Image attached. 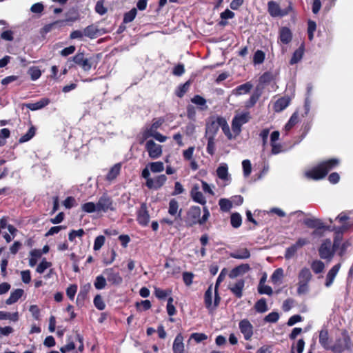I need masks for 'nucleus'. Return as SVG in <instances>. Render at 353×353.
<instances>
[{"label":"nucleus","mask_w":353,"mask_h":353,"mask_svg":"<svg viewBox=\"0 0 353 353\" xmlns=\"http://www.w3.org/2000/svg\"><path fill=\"white\" fill-rule=\"evenodd\" d=\"M219 130V128L216 120L208 122L205 128V137L207 138L211 137L214 138L216 134Z\"/></svg>","instance_id":"obj_24"},{"label":"nucleus","mask_w":353,"mask_h":353,"mask_svg":"<svg viewBox=\"0 0 353 353\" xmlns=\"http://www.w3.org/2000/svg\"><path fill=\"white\" fill-rule=\"evenodd\" d=\"M254 308L256 312L263 313L268 310L267 303L265 299H261L254 305Z\"/></svg>","instance_id":"obj_46"},{"label":"nucleus","mask_w":353,"mask_h":353,"mask_svg":"<svg viewBox=\"0 0 353 353\" xmlns=\"http://www.w3.org/2000/svg\"><path fill=\"white\" fill-rule=\"evenodd\" d=\"M292 10L291 3L286 8L281 9L276 1H270L268 3V11L272 17H283L288 15Z\"/></svg>","instance_id":"obj_5"},{"label":"nucleus","mask_w":353,"mask_h":353,"mask_svg":"<svg viewBox=\"0 0 353 353\" xmlns=\"http://www.w3.org/2000/svg\"><path fill=\"white\" fill-rule=\"evenodd\" d=\"M145 148L148 153L149 157L152 159H157L162 155V146L156 143L152 139L146 141Z\"/></svg>","instance_id":"obj_7"},{"label":"nucleus","mask_w":353,"mask_h":353,"mask_svg":"<svg viewBox=\"0 0 353 353\" xmlns=\"http://www.w3.org/2000/svg\"><path fill=\"white\" fill-rule=\"evenodd\" d=\"M203 214L201 218V210L199 206H192L187 212L185 222L188 225L193 226L196 224L203 225L209 219L210 213L206 206L203 208Z\"/></svg>","instance_id":"obj_2"},{"label":"nucleus","mask_w":353,"mask_h":353,"mask_svg":"<svg viewBox=\"0 0 353 353\" xmlns=\"http://www.w3.org/2000/svg\"><path fill=\"white\" fill-rule=\"evenodd\" d=\"M23 290L22 289H17L11 292L10 297L6 301L7 305H12L16 303L23 295Z\"/></svg>","instance_id":"obj_29"},{"label":"nucleus","mask_w":353,"mask_h":353,"mask_svg":"<svg viewBox=\"0 0 353 353\" xmlns=\"http://www.w3.org/2000/svg\"><path fill=\"white\" fill-rule=\"evenodd\" d=\"M105 243V237L103 235L98 236L94 242L93 249L95 251L99 250Z\"/></svg>","instance_id":"obj_63"},{"label":"nucleus","mask_w":353,"mask_h":353,"mask_svg":"<svg viewBox=\"0 0 353 353\" xmlns=\"http://www.w3.org/2000/svg\"><path fill=\"white\" fill-rule=\"evenodd\" d=\"M192 103L199 105L201 110H206L208 106L206 105V100L200 95H195L191 99Z\"/></svg>","instance_id":"obj_40"},{"label":"nucleus","mask_w":353,"mask_h":353,"mask_svg":"<svg viewBox=\"0 0 353 353\" xmlns=\"http://www.w3.org/2000/svg\"><path fill=\"white\" fill-rule=\"evenodd\" d=\"M250 269V265L248 264H242L234 268H233L230 273L229 276L230 278L233 279L239 274H244L249 271Z\"/></svg>","instance_id":"obj_27"},{"label":"nucleus","mask_w":353,"mask_h":353,"mask_svg":"<svg viewBox=\"0 0 353 353\" xmlns=\"http://www.w3.org/2000/svg\"><path fill=\"white\" fill-rule=\"evenodd\" d=\"M30 259H29V265L30 267H34L36 265L38 259L41 256L42 252L40 250H32L30 252Z\"/></svg>","instance_id":"obj_39"},{"label":"nucleus","mask_w":353,"mask_h":353,"mask_svg":"<svg viewBox=\"0 0 353 353\" xmlns=\"http://www.w3.org/2000/svg\"><path fill=\"white\" fill-rule=\"evenodd\" d=\"M205 305L209 311H212V285L205 291L204 294Z\"/></svg>","instance_id":"obj_30"},{"label":"nucleus","mask_w":353,"mask_h":353,"mask_svg":"<svg viewBox=\"0 0 353 353\" xmlns=\"http://www.w3.org/2000/svg\"><path fill=\"white\" fill-rule=\"evenodd\" d=\"M106 277L104 275H99L96 277L94 285L97 290H102L106 286Z\"/></svg>","instance_id":"obj_43"},{"label":"nucleus","mask_w":353,"mask_h":353,"mask_svg":"<svg viewBox=\"0 0 353 353\" xmlns=\"http://www.w3.org/2000/svg\"><path fill=\"white\" fill-rule=\"evenodd\" d=\"M312 277V275L310 269L306 267L302 268L298 274L299 281H303L304 283H310Z\"/></svg>","instance_id":"obj_28"},{"label":"nucleus","mask_w":353,"mask_h":353,"mask_svg":"<svg viewBox=\"0 0 353 353\" xmlns=\"http://www.w3.org/2000/svg\"><path fill=\"white\" fill-rule=\"evenodd\" d=\"M345 229L344 227L341 228H333L332 229H330V230H334L336 232V236L334 239L333 245H332L333 249L336 250L339 246L341 245V235L343 230Z\"/></svg>","instance_id":"obj_32"},{"label":"nucleus","mask_w":353,"mask_h":353,"mask_svg":"<svg viewBox=\"0 0 353 353\" xmlns=\"http://www.w3.org/2000/svg\"><path fill=\"white\" fill-rule=\"evenodd\" d=\"M340 268H341V264L338 263V264H336L335 265H334L329 270V272H327V274L326 275V281H325V285L327 288H329L332 285Z\"/></svg>","instance_id":"obj_16"},{"label":"nucleus","mask_w":353,"mask_h":353,"mask_svg":"<svg viewBox=\"0 0 353 353\" xmlns=\"http://www.w3.org/2000/svg\"><path fill=\"white\" fill-rule=\"evenodd\" d=\"M242 166L243 170V174L245 176H248L252 171V166L250 161L248 159L243 160L242 162Z\"/></svg>","instance_id":"obj_64"},{"label":"nucleus","mask_w":353,"mask_h":353,"mask_svg":"<svg viewBox=\"0 0 353 353\" xmlns=\"http://www.w3.org/2000/svg\"><path fill=\"white\" fill-rule=\"evenodd\" d=\"M334 251L330 239H325L319 249V256L323 259L331 260L334 256Z\"/></svg>","instance_id":"obj_10"},{"label":"nucleus","mask_w":353,"mask_h":353,"mask_svg":"<svg viewBox=\"0 0 353 353\" xmlns=\"http://www.w3.org/2000/svg\"><path fill=\"white\" fill-rule=\"evenodd\" d=\"M35 132L36 129L34 127L32 126L25 134L20 137L19 142L24 143L28 141L34 136Z\"/></svg>","instance_id":"obj_51"},{"label":"nucleus","mask_w":353,"mask_h":353,"mask_svg":"<svg viewBox=\"0 0 353 353\" xmlns=\"http://www.w3.org/2000/svg\"><path fill=\"white\" fill-rule=\"evenodd\" d=\"M28 74L32 81L37 80L41 75V72L38 67L33 66L29 68Z\"/></svg>","instance_id":"obj_54"},{"label":"nucleus","mask_w":353,"mask_h":353,"mask_svg":"<svg viewBox=\"0 0 353 353\" xmlns=\"http://www.w3.org/2000/svg\"><path fill=\"white\" fill-rule=\"evenodd\" d=\"M94 305L99 310H103L105 307V304L100 295H97L94 298Z\"/></svg>","instance_id":"obj_62"},{"label":"nucleus","mask_w":353,"mask_h":353,"mask_svg":"<svg viewBox=\"0 0 353 353\" xmlns=\"http://www.w3.org/2000/svg\"><path fill=\"white\" fill-rule=\"evenodd\" d=\"M319 343L324 349L330 350L331 345L329 343L328 331L325 328L319 332Z\"/></svg>","instance_id":"obj_20"},{"label":"nucleus","mask_w":353,"mask_h":353,"mask_svg":"<svg viewBox=\"0 0 353 353\" xmlns=\"http://www.w3.org/2000/svg\"><path fill=\"white\" fill-rule=\"evenodd\" d=\"M50 99L48 98H42L36 103H27L25 105L30 110L35 111L42 109L50 103Z\"/></svg>","instance_id":"obj_21"},{"label":"nucleus","mask_w":353,"mask_h":353,"mask_svg":"<svg viewBox=\"0 0 353 353\" xmlns=\"http://www.w3.org/2000/svg\"><path fill=\"white\" fill-rule=\"evenodd\" d=\"M166 181L167 176L165 174H160L154 178H152V179H149V181L145 183V185L149 189L158 190L165 184Z\"/></svg>","instance_id":"obj_13"},{"label":"nucleus","mask_w":353,"mask_h":353,"mask_svg":"<svg viewBox=\"0 0 353 353\" xmlns=\"http://www.w3.org/2000/svg\"><path fill=\"white\" fill-rule=\"evenodd\" d=\"M311 268L315 274H319L323 271L325 265L321 261L314 260L311 264Z\"/></svg>","instance_id":"obj_45"},{"label":"nucleus","mask_w":353,"mask_h":353,"mask_svg":"<svg viewBox=\"0 0 353 353\" xmlns=\"http://www.w3.org/2000/svg\"><path fill=\"white\" fill-rule=\"evenodd\" d=\"M103 274L106 277L108 281L114 285H119L123 283V278L119 271L114 268H106L103 270Z\"/></svg>","instance_id":"obj_8"},{"label":"nucleus","mask_w":353,"mask_h":353,"mask_svg":"<svg viewBox=\"0 0 353 353\" xmlns=\"http://www.w3.org/2000/svg\"><path fill=\"white\" fill-rule=\"evenodd\" d=\"M261 92L259 90H255L250 97L249 100L245 102V106L247 108L253 107L260 98Z\"/></svg>","instance_id":"obj_37"},{"label":"nucleus","mask_w":353,"mask_h":353,"mask_svg":"<svg viewBox=\"0 0 353 353\" xmlns=\"http://www.w3.org/2000/svg\"><path fill=\"white\" fill-rule=\"evenodd\" d=\"M150 137H153V134L145 126L138 137L139 143L143 144Z\"/></svg>","instance_id":"obj_41"},{"label":"nucleus","mask_w":353,"mask_h":353,"mask_svg":"<svg viewBox=\"0 0 353 353\" xmlns=\"http://www.w3.org/2000/svg\"><path fill=\"white\" fill-rule=\"evenodd\" d=\"M244 281L241 279L239 280L230 289L232 292L237 297L241 298L243 295L242 290L244 287Z\"/></svg>","instance_id":"obj_31"},{"label":"nucleus","mask_w":353,"mask_h":353,"mask_svg":"<svg viewBox=\"0 0 353 353\" xmlns=\"http://www.w3.org/2000/svg\"><path fill=\"white\" fill-rule=\"evenodd\" d=\"M339 160L332 159L320 163L318 166L305 172V176L314 180H319L324 178L328 172L339 164Z\"/></svg>","instance_id":"obj_1"},{"label":"nucleus","mask_w":353,"mask_h":353,"mask_svg":"<svg viewBox=\"0 0 353 353\" xmlns=\"http://www.w3.org/2000/svg\"><path fill=\"white\" fill-rule=\"evenodd\" d=\"M292 39V34L287 27H283L279 31V39L283 44H288Z\"/></svg>","instance_id":"obj_23"},{"label":"nucleus","mask_w":353,"mask_h":353,"mask_svg":"<svg viewBox=\"0 0 353 353\" xmlns=\"http://www.w3.org/2000/svg\"><path fill=\"white\" fill-rule=\"evenodd\" d=\"M137 11L136 8L131 9L129 12L124 14L123 22L128 23L132 22L136 17Z\"/></svg>","instance_id":"obj_50"},{"label":"nucleus","mask_w":353,"mask_h":353,"mask_svg":"<svg viewBox=\"0 0 353 353\" xmlns=\"http://www.w3.org/2000/svg\"><path fill=\"white\" fill-rule=\"evenodd\" d=\"M179 203L175 199H172L169 202L168 213L175 219H181V210H179Z\"/></svg>","instance_id":"obj_18"},{"label":"nucleus","mask_w":353,"mask_h":353,"mask_svg":"<svg viewBox=\"0 0 353 353\" xmlns=\"http://www.w3.org/2000/svg\"><path fill=\"white\" fill-rule=\"evenodd\" d=\"M163 122L164 119L162 118L154 119L151 125L145 126L152 134H154L155 133L158 132L157 130L161 126Z\"/></svg>","instance_id":"obj_33"},{"label":"nucleus","mask_w":353,"mask_h":353,"mask_svg":"<svg viewBox=\"0 0 353 353\" xmlns=\"http://www.w3.org/2000/svg\"><path fill=\"white\" fill-rule=\"evenodd\" d=\"M351 339L345 330H343L336 337L335 341L331 345L330 350L333 353H342L350 348Z\"/></svg>","instance_id":"obj_3"},{"label":"nucleus","mask_w":353,"mask_h":353,"mask_svg":"<svg viewBox=\"0 0 353 353\" xmlns=\"http://www.w3.org/2000/svg\"><path fill=\"white\" fill-rule=\"evenodd\" d=\"M242 222L241 216L237 213H233L230 217V223L233 228H238L241 226Z\"/></svg>","instance_id":"obj_48"},{"label":"nucleus","mask_w":353,"mask_h":353,"mask_svg":"<svg viewBox=\"0 0 353 353\" xmlns=\"http://www.w3.org/2000/svg\"><path fill=\"white\" fill-rule=\"evenodd\" d=\"M279 314L277 312H272L264 318V321L266 323H274L279 319Z\"/></svg>","instance_id":"obj_56"},{"label":"nucleus","mask_w":353,"mask_h":353,"mask_svg":"<svg viewBox=\"0 0 353 353\" xmlns=\"http://www.w3.org/2000/svg\"><path fill=\"white\" fill-rule=\"evenodd\" d=\"M303 223L310 228H316L318 230L323 229L330 230V228L325 225L321 219L317 218H307L304 219Z\"/></svg>","instance_id":"obj_15"},{"label":"nucleus","mask_w":353,"mask_h":353,"mask_svg":"<svg viewBox=\"0 0 353 353\" xmlns=\"http://www.w3.org/2000/svg\"><path fill=\"white\" fill-rule=\"evenodd\" d=\"M121 168V163H117L114 166H112L106 176L107 180L112 181L120 173Z\"/></svg>","instance_id":"obj_34"},{"label":"nucleus","mask_w":353,"mask_h":353,"mask_svg":"<svg viewBox=\"0 0 353 353\" xmlns=\"http://www.w3.org/2000/svg\"><path fill=\"white\" fill-rule=\"evenodd\" d=\"M51 265L52 264L50 262H48L45 259H43L37 266V272L39 274H42L45 272L46 269L50 268Z\"/></svg>","instance_id":"obj_61"},{"label":"nucleus","mask_w":353,"mask_h":353,"mask_svg":"<svg viewBox=\"0 0 353 353\" xmlns=\"http://www.w3.org/2000/svg\"><path fill=\"white\" fill-rule=\"evenodd\" d=\"M290 103V98L288 96H285L279 98L276 100L274 104V110L276 112H280L285 110Z\"/></svg>","instance_id":"obj_17"},{"label":"nucleus","mask_w":353,"mask_h":353,"mask_svg":"<svg viewBox=\"0 0 353 353\" xmlns=\"http://www.w3.org/2000/svg\"><path fill=\"white\" fill-rule=\"evenodd\" d=\"M137 221L138 223L145 227L148 225L150 221V214L145 203H143L141 205L139 210L137 211Z\"/></svg>","instance_id":"obj_11"},{"label":"nucleus","mask_w":353,"mask_h":353,"mask_svg":"<svg viewBox=\"0 0 353 353\" xmlns=\"http://www.w3.org/2000/svg\"><path fill=\"white\" fill-rule=\"evenodd\" d=\"M152 172H161L164 170V165L161 161L152 162L148 164Z\"/></svg>","instance_id":"obj_44"},{"label":"nucleus","mask_w":353,"mask_h":353,"mask_svg":"<svg viewBox=\"0 0 353 353\" xmlns=\"http://www.w3.org/2000/svg\"><path fill=\"white\" fill-rule=\"evenodd\" d=\"M265 53L260 50L255 52L253 57V62L254 64H261L264 61Z\"/></svg>","instance_id":"obj_55"},{"label":"nucleus","mask_w":353,"mask_h":353,"mask_svg":"<svg viewBox=\"0 0 353 353\" xmlns=\"http://www.w3.org/2000/svg\"><path fill=\"white\" fill-rule=\"evenodd\" d=\"M216 174L219 179L222 180H227L228 177V168L227 164H221L216 170Z\"/></svg>","instance_id":"obj_36"},{"label":"nucleus","mask_w":353,"mask_h":353,"mask_svg":"<svg viewBox=\"0 0 353 353\" xmlns=\"http://www.w3.org/2000/svg\"><path fill=\"white\" fill-rule=\"evenodd\" d=\"M250 119L249 112L236 114L232 121V130L235 135H239L241 131V126L248 123Z\"/></svg>","instance_id":"obj_4"},{"label":"nucleus","mask_w":353,"mask_h":353,"mask_svg":"<svg viewBox=\"0 0 353 353\" xmlns=\"http://www.w3.org/2000/svg\"><path fill=\"white\" fill-rule=\"evenodd\" d=\"M71 61H73L77 65L81 67L84 71H89L92 66L91 59L85 58L84 54L83 52H78L76 55L69 59L68 61V63H70Z\"/></svg>","instance_id":"obj_9"},{"label":"nucleus","mask_w":353,"mask_h":353,"mask_svg":"<svg viewBox=\"0 0 353 353\" xmlns=\"http://www.w3.org/2000/svg\"><path fill=\"white\" fill-rule=\"evenodd\" d=\"M303 54V48L302 47H300L293 53V55L290 61V64L294 65L298 63L302 59Z\"/></svg>","instance_id":"obj_47"},{"label":"nucleus","mask_w":353,"mask_h":353,"mask_svg":"<svg viewBox=\"0 0 353 353\" xmlns=\"http://www.w3.org/2000/svg\"><path fill=\"white\" fill-rule=\"evenodd\" d=\"M220 209L223 212H228L232 207V202L227 199H221L219 201Z\"/></svg>","instance_id":"obj_52"},{"label":"nucleus","mask_w":353,"mask_h":353,"mask_svg":"<svg viewBox=\"0 0 353 353\" xmlns=\"http://www.w3.org/2000/svg\"><path fill=\"white\" fill-rule=\"evenodd\" d=\"M200 188H201L199 184H194L190 191V196L194 202L205 205L206 203V199L200 191Z\"/></svg>","instance_id":"obj_14"},{"label":"nucleus","mask_w":353,"mask_h":353,"mask_svg":"<svg viewBox=\"0 0 353 353\" xmlns=\"http://www.w3.org/2000/svg\"><path fill=\"white\" fill-rule=\"evenodd\" d=\"M283 277V270L282 268H277L274 270L271 276V280L273 283L276 284L281 281Z\"/></svg>","instance_id":"obj_49"},{"label":"nucleus","mask_w":353,"mask_h":353,"mask_svg":"<svg viewBox=\"0 0 353 353\" xmlns=\"http://www.w3.org/2000/svg\"><path fill=\"white\" fill-rule=\"evenodd\" d=\"M190 85V81H186L185 83L179 86L178 90H176V94L179 97H182L185 92L188 90Z\"/></svg>","instance_id":"obj_58"},{"label":"nucleus","mask_w":353,"mask_h":353,"mask_svg":"<svg viewBox=\"0 0 353 353\" xmlns=\"http://www.w3.org/2000/svg\"><path fill=\"white\" fill-rule=\"evenodd\" d=\"M239 327L245 340H250L253 335V325L251 323L246 319H243L239 322Z\"/></svg>","instance_id":"obj_12"},{"label":"nucleus","mask_w":353,"mask_h":353,"mask_svg":"<svg viewBox=\"0 0 353 353\" xmlns=\"http://www.w3.org/2000/svg\"><path fill=\"white\" fill-rule=\"evenodd\" d=\"M83 31L84 35L90 39L96 38L98 36L99 32L97 28L94 25L87 26L85 28H84Z\"/></svg>","instance_id":"obj_35"},{"label":"nucleus","mask_w":353,"mask_h":353,"mask_svg":"<svg viewBox=\"0 0 353 353\" xmlns=\"http://www.w3.org/2000/svg\"><path fill=\"white\" fill-rule=\"evenodd\" d=\"M299 122V114L297 112H294L289 121L285 125V130L289 131Z\"/></svg>","instance_id":"obj_42"},{"label":"nucleus","mask_w":353,"mask_h":353,"mask_svg":"<svg viewBox=\"0 0 353 353\" xmlns=\"http://www.w3.org/2000/svg\"><path fill=\"white\" fill-rule=\"evenodd\" d=\"M98 212H107L114 211L115 208L112 199L106 194H103L97 203Z\"/></svg>","instance_id":"obj_6"},{"label":"nucleus","mask_w":353,"mask_h":353,"mask_svg":"<svg viewBox=\"0 0 353 353\" xmlns=\"http://www.w3.org/2000/svg\"><path fill=\"white\" fill-rule=\"evenodd\" d=\"M171 293L170 290H162L161 288H155V296L159 299H163Z\"/></svg>","instance_id":"obj_60"},{"label":"nucleus","mask_w":353,"mask_h":353,"mask_svg":"<svg viewBox=\"0 0 353 353\" xmlns=\"http://www.w3.org/2000/svg\"><path fill=\"white\" fill-rule=\"evenodd\" d=\"M183 336L181 334H178L174 339L172 350L173 353H183L184 352V344H183Z\"/></svg>","instance_id":"obj_22"},{"label":"nucleus","mask_w":353,"mask_h":353,"mask_svg":"<svg viewBox=\"0 0 353 353\" xmlns=\"http://www.w3.org/2000/svg\"><path fill=\"white\" fill-rule=\"evenodd\" d=\"M230 255L236 259H247L250 257V252L247 248H241L230 253Z\"/></svg>","instance_id":"obj_25"},{"label":"nucleus","mask_w":353,"mask_h":353,"mask_svg":"<svg viewBox=\"0 0 353 353\" xmlns=\"http://www.w3.org/2000/svg\"><path fill=\"white\" fill-rule=\"evenodd\" d=\"M252 88V85L250 82L241 84L236 88L234 90L236 95H241L248 93Z\"/></svg>","instance_id":"obj_38"},{"label":"nucleus","mask_w":353,"mask_h":353,"mask_svg":"<svg viewBox=\"0 0 353 353\" xmlns=\"http://www.w3.org/2000/svg\"><path fill=\"white\" fill-rule=\"evenodd\" d=\"M234 12L226 9L225 11L220 14L221 21H219L218 24L220 26L224 27L228 24L227 19H231L234 17Z\"/></svg>","instance_id":"obj_26"},{"label":"nucleus","mask_w":353,"mask_h":353,"mask_svg":"<svg viewBox=\"0 0 353 353\" xmlns=\"http://www.w3.org/2000/svg\"><path fill=\"white\" fill-rule=\"evenodd\" d=\"M65 24V21L64 20H58L54 22L47 24L41 30V34L42 35H44L54 29L60 28L64 26Z\"/></svg>","instance_id":"obj_19"},{"label":"nucleus","mask_w":353,"mask_h":353,"mask_svg":"<svg viewBox=\"0 0 353 353\" xmlns=\"http://www.w3.org/2000/svg\"><path fill=\"white\" fill-rule=\"evenodd\" d=\"M316 28V24L314 21L312 20H309L307 23V34L308 39L310 41H312L314 38V32H315Z\"/></svg>","instance_id":"obj_57"},{"label":"nucleus","mask_w":353,"mask_h":353,"mask_svg":"<svg viewBox=\"0 0 353 353\" xmlns=\"http://www.w3.org/2000/svg\"><path fill=\"white\" fill-rule=\"evenodd\" d=\"M83 211L87 213L98 212L97 203L93 202H88L82 205L81 207Z\"/></svg>","instance_id":"obj_53"},{"label":"nucleus","mask_w":353,"mask_h":353,"mask_svg":"<svg viewBox=\"0 0 353 353\" xmlns=\"http://www.w3.org/2000/svg\"><path fill=\"white\" fill-rule=\"evenodd\" d=\"M309 283H304L303 281L298 282L297 294L302 295L306 294L309 291Z\"/></svg>","instance_id":"obj_59"}]
</instances>
